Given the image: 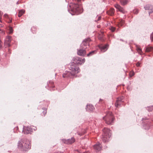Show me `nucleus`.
<instances>
[{"mask_svg":"<svg viewBox=\"0 0 153 153\" xmlns=\"http://www.w3.org/2000/svg\"><path fill=\"white\" fill-rule=\"evenodd\" d=\"M70 71H65L62 75L63 78L71 77L79 73L80 70L79 67L74 65V63H71L69 67Z\"/></svg>","mask_w":153,"mask_h":153,"instance_id":"obj_1","label":"nucleus"},{"mask_svg":"<svg viewBox=\"0 0 153 153\" xmlns=\"http://www.w3.org/2000/svg\"><path fill=\"white\" fill-rule=\"evenodd\" d=\"M69 5L70 9L68 10L70 13L72 15L75 14L78 15L82 13L81 7L78 4L77 2L80 1L81 0H74Z\"/></svg>","mask_w":153,"mask_h":153,"instance_id":"obj_2","label":"nucleus"},{"mask_svg":"<svg viewBox=\"0 0 153 153\" xmlns=\"http://www.w3.org/2000/svg\"><path fill=\"white\" fill-rule=\"evenodd\" d=\"M19 148L26 151L30 148V143L28 140L26 139H22L18 142Z\"/></svg>","mask_w":153,"mask_h":153,"instance_id":"obj_3","label":"nucleus"},{"mask_svg":"<svg viewBox=\"0 0 153 153\" xmlns=\"http://www.w3.org/2000/svg\"><path fill=\"white\" fill-rule=\"evenodd\" d=\"M103 119L105 123L108 125L112 124L114 122V117L111 112H107L105 115L103 117Z\"/></svg>","mask_w":153,"mask_h":153,"instance_id":"obj_4","label":"nucleus"},{"mask_svg":"<svg viewBox=\"0 0 153 153\" xmlns=\"http://www.w3.org/2000/svg\"><path fill=\"white\" fill-rule=\"evenodd\" d=\"M104 134L102 135V139L103 142L105 143L108 141L110 138L111 133L110 130L108 128H105L103 130Z\"/></svg>","mask_w":153,"mask_h":153,"instance_id":"obj_5","label":"nucleus"},{"mask_svg":"<svg viewBox=\"0 0 153 153\" xmlns=\"http://www.w3.org/2000/svg\"><path fill=\"white\" fill-rule=\"evenodd\" d=\"M73 60L74 62L72 63H74V65L77 67H78L76 64L82 65L83 64L85 61V59L84 58H82L78 57H76L73 58Z\"/></svg>","mask_w":153,"mask_h":153,"instance_id":"obj_6","label":"nucleus"},{"mask_svg":"<svg viewBox=\"0 0 153 153\" xmlns=\"http://www.w3.org/2000/svg\"><path fill=\"white\" fill-rule=\"evenodd\" d=\"M87 47H80V49H77V53L80 56H84L86 54V52L85 49Z\"/></svg>","mask_w":153,"mask_h":153,"instance_id":"obj_7","label":"nucleus"},{"mask_svg":"<svg viewBox=\"0 0 153 153\" xmlns=\"http://www.w3.org/2000/svg\"><path fill=\"white\" fill-rule=\"evenodd\" d=\"M91 41L90 38H88L85 39L82 42L80 45L81 47L86 48L87 46H89V42Z\"/></svg>","mask_w":153,"mask_h":153,"instance_id":"obj_8","label":"nucleus"},{"mask_svg":"<svg viewBox=\"0 0 153 153\" xmlns=\"http://www.w3.org/2000/svg\"><path fill=\"white\" fill-rule=\"evenodd\" d=\"M32 129L29 126H24L22 131L24 134H27L30 133L32 131Z\"/></svg>","mask_w":153,"mask_h":153,"instance_id":"obj_9","label":"nucleus"},{"mask_svg":"<svg viewBox=\"0 0 153 153\" xmlns=\"http://www.w3.org/2000/svg\"><path fill=\"white\" fill-rule=\"evenodd\" d=\"M64 143L67 144H71L75 142V140L74 137L67 140L63 139L62 140Z\"/></svg>","mask_w":153,"mask_h":153,"instance_id":"obj_10","label":"nucleus"},{"mask_svg":"<svg viewBox=\"0 0 153 153\" xmlns=\"http://www.w3.org/2000/svg\"><path fill=\"white\" fill-rule=\"evenodd\" d=\"M114 6L120 12L122 13L125 14L126 13V11L124 9L119 5L118 4H115Z\"/></svg>","mask_w":153,"mask_h":153,"instance_id":"obj_11","label":"nucleus"},{"mask_svg":"<svg viewBox=\"0 0 153 153\" xmlns=\"http://www.w3.org/2000/svg\"><path fill=\"white\" fill-rule=\"evenodd\" d=\"M11 37L10 36H7L5 41L4 42V44L7 47H9L10 46V43L11 42Z\"/></svg>","mask_w":153,"mask_h":153,"instance_id":"obj_12","label":"nucleus"},{"mask_svg":"<svg viewBox=\"0 0 153 153\" xmlns=\"http://www.w3.org/2000/svg\"><path fill=\"white\" fill-rule=\"evenodd\" d=\"M102 146L100 143L97 144L94 146V148L96 152H98L102 149Z\"/></svg>","mask_w":153,"mask_h":153,"instance_id":"obj_13","label":"nucleus"},{"mask_svg":"<svg viewBox=\"0 0 153 153\" xmlns=\"http://www.w3.org/2000/svg\"><path fill=\"white\" fill-rule=\"evenodd\" d=\"M123 99L122 98H119L117 99L115 103L116 107H118L120 105L121 103L123 101Z\"/></svg>","mask_w":153,"mask_h":153,"instance_id":"obj_14","label":"nucleus"},{"mask_svg":"<svg viewBox=\"0 0 153 153\" xmlns=\"http://www.w3.org/2000/svg\"><path fill=\"white\" fill-rule=\"evenodd\" d=\"M94 109V107L92 105L89 104L87 105L86 109L87 111H92Z\"/></svg>","mask_w":153,"mask_h":153,"instance_id":"obj_15","label":"nucleus"},{"mask_svg":"<svg viewBox=\"0 0 153 153\" xmlns=\"http://www.w3.org/2000/svg\"><path fill=\"white\" fill-rule=\"evenodd\" d=\"M114 9L111 8L109 10L107 11V13L108 15L113 16L114 14Z\"/></svg>","mask_w":153,"mask_h":153,"instance_id":"obj_16","label":"nucleus"},{"mask_svg":"<svg viewBox=\"0 0 153 153\" xmlns=\"http://www.w3.org/2000/svg\"><path fill=\"white\" fill-rule=\"evenodd\" d=\"M136 50L137 51L138 53L140 55L142 54V50L140 47L139 45H136Z\"/></svg>","mask_w":153,"mask_h":153,"instance_id":"obj_17","label":"nucleus"},{"mask_svg":"<svg viewBox=\"0 0 153 153\" xmlns=\"http://www.w3.org/2000/svg\"><path fill=\"white\" fill-rule=\"evenodd\" d=\"M25 12V10H24L22 9L20 10L19 13V14L18 15V16L19 17H20Z\"/></svg>","mask_w":153,"mask_h":153,"instance_id":"obj_18","label":"nucleus"},{"mask_svg":"<svg viewBox=\"0 0 153 153\" xmlns=\"http://www.w3.org/2000/svg\"><path fill=\"white\" fill-rule=\"evenodd\" d=\"M48 87L50 88H53L54 87V86L53 85V82L52 81H50L49 82V83L48 82Z\"/></svg>","mask_w":153,"mask_h":153,"instance_id":"obj_19","label":"nucleus"},{"mask_svg":"<svg viewBox=\"0 0 153 153\" xmlns=\"http://www.w3.org/2000/svg\"><path fill=\"white\" fill-rule=\"evenodd\" d=\"M128 1V0H121L120 2L122 5H124L127 4Z\"/></svg>","mask_w":153,"mask_h":153,"instance_id":"obj_20","label":"nucleus"},{"mask_svg":"<svg viewBox=\"0 0 153 153\" xmlns=\"http://www.w3.org/2000/svg\"><path fill=\"white\" fill-rule=\"evenodd\" d=\"M108 45H106L101 48V50L103 52L105 51L107 49Z\"/></svg>","mask_w":153,"mask_h":153,"instance_id":"obj_21","label":"nucleus"},{"mask_svg":"<svg viewBox=\"0 0 153 153\" xmlns=\"http://www.w3.org/2000/svg\"><path fill=\"white\" fill-rule=\"evenodd\" d=\"M95 51H91L87 54V56H90L94 55L95 53Z\"/></svg>","mask_w":153,"mask_h":153,"instance_id":"obj_22","label":"nucleus"},{"mask_svg":"<svg viewBox=\"0 0 153 153\" xmlns=\"http://www.w3.org/2000/svg\"><path fill=\"white\" fill-rule=\"evenodd\" d=\"M152 49V47H147L146 48V52H149L151 51Z\"/></svg>","mask_w":153,"mask_h":153,"instance_id":"obj_23","label":"nucleus"},{"mask_svg":"<svg viewBox=\"0 0 153 153\" xmlns=\"http://www.w3.org/2000/svg\"><path fill=\"white\" fill-rule=\"evenodd\" d=\"M124 23V21L123 20H121L119 23V25L122 26Z\"/></svg>","mask_w":153,"mask_h":153,"instance_id":"obj_24","label":"nucleus"},{"mask_svg":"<svg viewBox=\"0 0 153 153\" xmlns=\"http://www.w3.org/2000/svg\"><path fill=\"white\" fill-rule=\"evenodd\" d=\"M9 33L10 34H12L13 32V30L12 27L10 26L9 27Z\"/></svg>","mask_w":153,"mask_h":153,"instance_id":"obj_25","label":"nucleus"},{"mask_svg":"<svg viewBox=\"0 0 153 153\" xmlns=\"http://www.w3.org/2000/svg\"><path fill=\"white\" fill-rule=\"evenodd\" d=\"M110 29L112 32H114L115 30V28L113 27H111Z\"/></svg>","mask_w":153,"mask_h":153,"instance_id":"obj_26","label":"nucleus"},{"mask_svg":"<svg viewBox=\"0 0 153 153\" xmlns=\"http://www.w3.org/2000/svg\"><path fill=\"white\" fill-rule=\"evenodd\" d=\"M102 37H103V36L102 35L101 36H99L98 37V38H99V39H100V40H101V41H104V39H103L102 38Z\"/></svg>","mask_w":153,"mask_h":153,"instance_id":"obj_27","label":"nucleus"},{"mask_svg":"<svg viewBox=\"0 0 153 153\" xmlns=\"http://www.w3.org/2000/svg\"><path fill=\"white\" fill-rule=\"evenodd\" d=\"M145 9L146 10H149V9L150 8V6H149V5H147L145 7Z\"/></svg>","mask_w":153,"mask_h":153,"instance_id":"obj_28","label":"nucleus"},{"mask_svg":"<svg viewBox=\"0 0 153 153\" xmlns=\"http://www.w3.org/2000/svg\"><path fill=\"white\" fill-rule=\"evenodd\" d=\"M135 11L134 12V14H137L139 12V10L137 9H135Z\"/></svg>","mask_w":153,"mask_h":153,"instance_id":"obj_29","label":"nucleus"},{"mask_svg":"<svg viewBox=\"0 0 153 153\" xmlns=\"http://www.w3.org/2000/svg\"><path fill=\"white\" fill-rule=\"evenodd\" d=\"M150 38L152 41H153V33H152L151 35Z\"/></svg>","mask_w":153,"mask_h":153,"instance_id":"obj_30","label":"nucleus"},{"mask_svg":"<svg viewBox=\"0 0 153 153\" xmlns=\"http://www.w3.org/2000/svg\"><path fill=\"white\" fill-rule=\"evenodd\" d=\"M140 63L139 62H138L136 64V65L137 67H139L140 66Z\"/></svg>","mask_w":153,"mask_h":153,"instance_id":"obj_31","label":"nucleus"},{"mask_svg":"<svg viewBox=\"0 0 153 153\" xmlns=\"http://www.w3.org/2000/svg\"><path fill=\"white\" fill-rule=\"evenodd\" d=\"M2 15V13L0 11V22H1V17Z\"/></svg>","mask_w":153,"mask_h":153,"instance_id":"obj_32","label":"nucleus"},{"mask_svg":"<svg viewBox=\"0 0 153 153\" xmlns=\"http://www.w3.org/2000/svg\"><path fill=\"white\" fill-rule=\"evenodd\" d=\"M101 17L100 16H99L98 19H97V21H98L100 20L101 19Z\"/></svg>","mask_w":153,"mask_h":153,"instance_id":"obj_33","label":"nucleus"},{"mask_svg":"<svg viewBox=\"0 0 153 153\" xmlns=\"http://www.w3.org/2000/svg\"><path fill=\"white\" fill-rule=\"evenodd\" d=\"M4 16L5 17H8V15L6 14H5Z\"/></svg>","mask_w":153,"mask_h":153,"instance_id":"obj_34","label":"nucleus"},{"mask_svg":"<svg viewBox=\"0 0 153 153\" xmlns=\"http://www.w3.org/2000/svg\"><path fill=\"white\" fill-rule=\"evenodd\" d=\"M12 22V20L11 19H10L9 22V23L11 22Z\"/></svg>","mask_w":153,"mask_h":153,"instance_id":"obj_35","label":"nucleus"},{"mask_svg":"<svg viewBox=\"0 0 153 153\" xmlns=\"http://www.w3.org/2000/svg\"><path fill=\"white\" fill-rule=\"evenodd\" d=\"M153 12V11H151L150 12H149V13L150 14V13H152V12Z\"/></svg>","mask_w":153,"mask_h":153,"instance_id":"obj_36","label":"nucleus"},{"mask_svg":"<svg viewBox=\"0 0 153 153\" xmlns=\"http://www.w3.org/2000/svg\"><path fill=\"white\" fill-rule=\"evenodd\" d=\"M84 153H90V152H84Z\"/></svg>","mask_w":153,"mask_h":153,"instance_id":"obj_37","label":"nucleus"},{"mask_svg":"<svg viewBox=\"0 0 153 153\" xmlns=\"http://www.w3.org/2000/svg\"><path fill=\"white\" fill-rule=\"evenodd\" d=\"M0 27H2V25L0 24Z\"/></svg>","mask_w":153,"mask_h":153,"instance_id":"obj_38","label":"nucleus"},{"mask_svg":"<svg viewBox=\"0 0 153 153\" xmlns=\"http://www.w3.org/2000/svg\"><path fill=\"white\" fill-rule=\"evenodd\" d=\"M120 40L122 41H124L123 40V39H120Z\"/></svg>","mask_w":153,"mask_h":153,"instance_id":"obj_39","label":"nucleus"},{"mask_svg":"<svg viewBox=\"0 0 153 153\" xmlns=\"http://www.w3.org/2000/svg\"><path fill=\"white\" fill-rule=\"evenodd\" d=\"M78 134H79V135H81V136L82 135V134H79V133H78Z\"/></svg>","mask_w":153,"mask_h":153,"instance_id":"obj_40","label":"nucleus"},{"mask_svg":"<svg viewBox=\"0 0 153 153\" xmlns=\"http://www.w3.org/2000/svg\"><path fill=\"white\" fill-rule=\"evenodd\" d=\"M58 153H63L62 152H58Z\"/></svg>","mask_w":153,"mask_h":153,"instance_id":"obj_41","label":"nucleus"},{"mask_svg":"<svg viewBox=\"0 0 153 153\" xmlns=\"http://www.w3.org/2000/svg\"><path fill=\"white\" fill-rule=\"evenodd\" d=\"M46 111H45V114H44V115H45V114H46Z\"/></svg>","mask_w":153,"mask_h":153,"instance_id":"obj_42","label":"nucleus"},{"mask_svg":"<svg viewBox=\"0 0 153 153\" xmlns=\"http://www.w3.org/2000/svg\"><path fill=\"white\" fill-rule=\"evenodd\" d=\"M16 4H19L18 1V2L16 3Z\"/></svg>","mask_w":153,"mask_h":153,"instance_id":"obj_43","label":"nucleus"},{"mask_svg":"<svg viewBox=\"0 0 153 153\" xmlns=\"http://www.w3.org/2000/svg\"><path fill=\"white\" fill-rule=\"evenodd\" d=\"M152 109H153V108H152V110H150V111H152Z\"/></svg>","mask_w":153,"mask_h":153,"instance_id":"obj_44","label":"nucleus"},{"mask_svg":"<svg viewBox=\"0 0 153 153\" xmlns=\"http://www.w3.org/2000/svg\"><path fill=\"white\" fill-rule=\"evenodd\" d=\"M134 73H132V75H134Z\"/></svg>","mask_w":153,"mask_h":153,"instance_id":"obj_45","label":"nucleus"},{"mask_svg":"<svg viewBox=\"0 0 153 153\" xmlns=\"http://www.w3.org/2000/svg\"><path fill=\"white\" fill-rule=\"evenodd\" d=\"M50 90H51V91L52 90L51 88H50Z\"/></svg>","mask_w":153,"mask_h":153,"instance_id":"obj_46","label":"nucleus"}]
</instances>
